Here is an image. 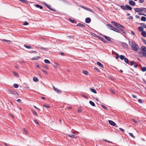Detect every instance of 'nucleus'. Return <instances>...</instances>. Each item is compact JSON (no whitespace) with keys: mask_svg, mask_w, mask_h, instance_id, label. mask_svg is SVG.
I'll return each mask as SVG.
<instances>
[{"mask_svg":"<svg viewBox=\"0 0 146 146\" xmlns=\"http://www.w3.org/2000/svg\"><path fill=\"white\" fill-rule=\"evenodd\" d=\"M106 26L109 29L117 33H119V30L116 29L110 24H107Z\"/></svg>","mask_w":146,"mask_h":146,"instance_id":"f257e3e1","label":"nucleus"},{"mask_svg":"<svg viewBox=\"0 0 146 146\" xmlns=\"http://www.w3.org/2000/svg\"><path fill=\"white\" fill-rule=\"evenodd\" d=\"M131 47L132 50L134 51H137L139 48V46L133 41L131 43Z\"/></svg>","mask_w":146,"mask_h":146,"instance_id":"f03ea898","label":"nucleus"},{"mask_svg":"<svg viewBox=\"0 0 146 146\" xmlns=\"http://www.w3.org/2000/svg\"><path fill=\"white\" fill-rule=\"evenodd\" d=\"M111 23L114 25L116 27H119L123 29H125V27L115 22L114 21H112Z\"/></svg>","mask_w":146,"mask_h":146,"instance_id":"7ed1b4c3","label":"nucleus"},{"mask_svg":"<svg viewBox=\"0 0 146 146\" xmlns=\"http://www.w3.org/2000/svg\"><path fill=\"white\" fill-rule=\"evenodd\" d=\"M9 92L11 94H13L16 96H18L19 94L16 91H15L14 90H10Z\"/></svg>","mask_w":146,"mask_h":146,"instance_id":"20e7f679","label":"nucleus"},{"mask_svg":"<svg viewBox=\"0 0 146 146\" xmlns=\"http://www.w3.org/2000/svg\"><path fill=\"white\" fill-rule=\"evenodd\" d=\"M140 8H136L134 10L135 12H137L138 13V14L139 15H143L146 16V15L144 14H142L140 13Z\"/></svg>","mask_w":146,"mask_h":146,"instance_id":"39448f33","label":"nucleus"},{"mask_svg":"<svg viewBox=\"0 0 146 146\" xmlns=\"http://www.w3.org/2000/svg\"><path fill=\"white\" fill-rule=\"evenodd\" d=\"M72 134L68 135L69 137H71L73 138H76V136L75 135L76 133L74 132H72Z\"/></svg>","mask_w":146,"mask_h":146,"instance_id":"423d86ee","label":"nucleus"},{"mask_svg":"<svg viewBox=\"0 0 146 146\" xmlns=\"http://www.w3.org/2000/svg\"><path fill=\"white\" fill-rule=\"evenodd\" d=\"M44 5H45L48 9H49L50 10H51L52 11H55L56 10L55 9H53L51 8H50L51 6L50 5H48L46 3H44Z\"/></svg>","mask_w":146,"mask_h":146,"instance_id":"0eeeda50","label":"nucleus"},{"mask_svg":"<svg viewBox=\"0 0 146 146\" xmlns=\"http://www.w3.org/2000/svg\"><path fill=\"white\" fill-rule=\"evenodd\" d=\"M109 124L112 126H115L116 127H117V126L116 125L114 122L111 120H109Z\"/></svg>","mask_w":146,"mask_h":146,"instance_id":"6e6552de","label":"nucleus"},{"mask_svg":"<svg viewBox=\"0 0 146 146\" xmlns=\"http://www.w3.org/2000/svg\"><path fill=\"white\" fill-rule=\"evenodd\" d=\"M53 88L54 89V90L57 93L60 94L61 93V91L58 89V88H56L54 86H53Z\"/></svg>","mask_w":146,"mask_h":146,"instance_id":"1a4fd4ad","label":"nucleus"},{"mask_svg":"<svg viewBox=\"0 0 146 146\" xmlns=\"http://www.w3.org/2000/svg\"><path fill=\"white\" fill-rule=\"evenodd\" d=\"M129 4L131 6H134L135 5V3L133 1H129Z\"/></svg>","mask_w":146,"mask_h":146,"instance_id":"9d476101","label":"nucleus"},{"mask_svg":"<svg viewBox=\"0 0 146 146\" xmlns=\"http://www.w3.org/2000/svg\"><path fill=\"white\" fill-rule=\"evenodd\" d=\"M140 13H146V8H140Z\"/></svg>","mask_w":146,"mask_h":146,"instance_id":"9b49d317","label":"nucleus"},{"mask_svg":"<svg viewBox=\"0 0 146 146\" xmlns=\"http://www.w3.org/2000/svg\"><path fill=\"white\" fill-rule=\"evenodd\" d=\"M125 10H131L132 9V7L128 5H125Z\"/></svg>","mask_w":146,"mask_h":146,"instance_id":"f8f14e48","label":"nucleus"},{"mask_svg":"<svg viewBox=\"0 0 146 146\" xmlns=\"http://www.w3.org/2000/svg\"><path fill=\"white\" fill-rule=\"evenodd\" d=\"M91 19L90 18L88 17L86 18L85 19V22L86 23H89L90 22Z\"/></svg>","mask_w":146,"mask_h":146,"instance_id":"ddd939ff","label":"nucleus"},{"mask_svg":"<svg viewBox=\"0 0 146 146\" xmlns=\"http://www.w3.org/2000/svg\"><path fill=\"white\" fill-rule=\"evenodd\" d=\"M98 38L100 40L102 41L104 43H106V42L104 38H103L100 36H98Z\"/></svg>","mask_w":146,"mask_h":146,"instance_id":"4468645a","label":"nucleus"},{"mask_svg":"<svg viewBox=\"0 0 146 146\" xmlns=\"http://www.w3.org/2000/svg\"><path fill=\"white\" fill-rule=\"evenodd\" d=\"M77 26H78L79 27H82L83 28H84L85 27V25L84 24H83L81 23H78L77 25Z\"/></svg>","mask_w":146,"mask_h":146,"instance_id":"2eb2a0df","label":"nucleus"},{"mask_svg":"<svg viewBox=\"0 0 146 146\" xmlns=\"http://www.w3.org/2000/svg\"><path fill=\"white\" fill-rule=\"evenodd\" d=\"M96 63L100 67H101L102 68H104L103 65L100 62H97Z\"/></svg>","mask_w":146,"mask_h":146,"instance_id":"dca6fc26","label":"nucleus"},{"mask_svg":"<svg viewBox=\"0 0 146 146\" xmlns=\"http://www.w3.org/2000/svg\"><path fill=\"white\" fill-rule=\"evenodd\" d=\"M104 37L108 41H110L111 40L110 38L108 36H107L106 35H103L102 36Z\"/></svg>","mask_w":146,"mask_h":146,"instance_id":"f3484780","label":"nucleus"},{"mask_svg":"<svg viewBox=\"0 0 146 146\" xmlns=\"http://www.w3.org/2000/svg\"><path fill=\"white\" fill-rule=\"evenodd\" d=\"M138 29V30H139V31H141V32L143 31V30H144L143 27H140V26L139 27Z\"/></svg>","mask_w":146,"mask_h":146,"instance_id":"a211bd4d","label":"nucleus"},{"mask_svg":"<svg viewBox=\"0 0 146 146\" xmlns=\"http://www.w3.org/2000/svg\"><path fill=\"white\" fill-rule=\"evenodd\" d=\"M125 62L127 64H129V60L127 58H125L124 59Z\"/></svg>","mask_w":146,"mask_h":146,"instance_id":"6ab92c4d","label":"nucleus"},{"mask_svg":"<svg viewBox=\"0 0 146 146\" xmlns=\"http://www.w3.org/2000/svg\"><path fill=\"white\" fill-rule=\"evenodd\" d=\"M141 50L142 51L146 52V47L144 46H142L141 48Z\"/></svg>","mask_w":146,"mask_h":146,"instance_id":"aec40b11","label":"nucleus"},{"mask_svg":"<svg viewBox=\"0 0 146 146\" xmlns=\"http://www.w3.org/2000/svg\"><path fill=\"white\" fill-rule=\"evenodd\" d=\"M125 58V56L123 55H120L119 56L120 58L122 60H124Z\"/></svg>","mask_w":146,"mask_h":146,"instance_id":"412c9836","label":"nucleus"},{"mask_svg":"<svg viewBox=\"0 0 146 146\" xmlns=\"http://www.w3.org/2000/svg\"><path fill=\"white\" fill-rule=\"evenodd\" d=\"M141 34L144 37H146V33L145 31H142Z\"/></svg>","mask_w":146,"mask_h":146,"instance_id":"4be33fe9","label":"nucleus"},{"mask_svg":"<svg viewBox=\"0 0 146 146\" xmlns=\"http://www.w3.org/2000/svg\"><path fill=\"white\" fill-rule=\"evenodd\" d=\"M90 90L92 92H93V93H94L95 94L97 93V92L95 89H93V88H91L90 89Z\"/></svg>","mask_w":146,"mask_h":146,"instance_id":"5701e85b","label":"nucleus"},{"mask_svg":"<svg viewBox=\"0 0 146 146\" xmlns=\"http://www.w3.org/2000/svg\"><path fill=\"white\" fill-rule=\"evenodd\" d=\"M40 57L38 56H36L32 58L33 60H37L40 58Z\"/></svg>","mask_w":146,"mask_h":146,"instance_id":"b1692460","label":"nucleus"},{"mask_svg":"<svg viewBox=\"0 0 146 146\" xmlns=\"http://www.w3.org/2000/svg\"><path fill=\"white\" fill-rule=\"evenodd\" d=\"M33 80L35 82H37L38 81V79L36 77H33Z\"/></svg>","mask_w":146,"mask_h":146,"instance_id":"393cba45","label":"nucleus"},{"mask_svg":"<svg viewBox=\"0 0 146 146\" xmlns=\"http://www.w3.org/2000/svg\"><path fill=\"white\" fill-rule=\"evenodd\" d=\"M36 7L37 8H39L40 9H42L43 8V7L42 6L38 4H36Z\"/></svg>","mask_w":146,"mask_h":146,"instance_id":"a878e982","label":"nucleus"},{"mask_svg":"<svg viewBox=\"0 0 146 146\" xmlns=\"http://www.w3.org/2000/svg\"><path fill=\"white\" fill-rule=\"evenodd\" d=\"M89 103L92 106H94L95 105L94 103L92 101H90Z\"/></svg>","mask_w":146,"mask_h":146,"instance_id":"bb28decb","label":"nucleus"},{"mask_svg":"<svg viewBox=\"0 0 146 146\" xmlns=\"http://www.w3.org/2000/svg\"><path fill=\"white\" fill-rule=\"evenodd\" d=\"M24 46L27 48L30 49L31 48V46L27 45L25 44L24 45Z\"/></svg>","mask_w":146,"mask_h":146,"instance_id":"cd10ccee","label":"nucleus"},{"mask_svg":"<svg viewBox=\"0 0 146 146\" xmlns=\"http://www.w3.org/2000/svg\"><path fill=\"white\" fill-rule=\"evenodd\" d=\"M141 70L143 72H145L146 71V67H143L141 69Z\"/></svg>","mask_w":146,"mask_h":146,"instance_id":"c85d7f7f","label":"nucleus"},{"mask_svg":"<svg viewBox=\"0 0 146 146\" xmlns=\"http://www.w3.org/2000/svg\"><path fill=\"white\" fill-rule=\"evenodd\" d=\"M141 20L142 21H146V18L145 17H142Z\"/></svg>","mask_w":146,"mask_h":146,"instance_id":"c756f323","label":"nucleus"},{"mask_svg":"<svg viewBox=\"0 0 146 146\" xmlns=\"http://www.w3.org/2000/svg\"><path fill=\"white\" fill-rule=\"evenodd\" d=\"M119 31H121L123 33H126L125 31L123 29H119Z\"/></svg>","mask_w":146,"mask_h":146,"instance_id":"7c9ffc66","label":"nucleus"},{"mask_svg":"<svg viewBox=\"0 0 146 146\" xmlns=\"http://www.w3.org/2000/svg\"><path fill=\"white\" fill-rule=\"evenodd\" d=\"M44 62L45 63H47V64H50V61L49 60H47V59H45L44 60Z\"/></svg>","mask_w":146,"mask_h":146,"instance_id":"2f4dec72","label":"nucleus"},{"mask_svg":"<svg viewBox=\"0 0 146 146\" xmlns=\"http://www.w3.org/2000/svg\"><path fill=\"white\" fill-rule=\"evenodd\" d=\"M20 1L22 2L23 3H25L27 4L28 3L27 1L26 0H19Z\"/></svg>","mask_w":146,"mask_h":146,"instance_id":"473e14b6","label":"nucleus"},{"mask_svg":"<svg viewBox=\"0 0 146 146\" xmlns=\"http://www.w3.org/2000/svg\"><path fill=\"white\" fill-rule=\"evenodd\" d=\"M115 55H116L115 58L116 59H117L119 57V55L116 52H115Z\"/></svg>","mask_w":146,"mask_h":146,"instance_id":"72a5a7b5","label":"nucleus"},{"mask_svg":"<svg viewBox=\"0 0 146 146\" xmlns=\"http://www.w3.org/2000/svg\"><path fill=\"white\" fill-rule=\"evenodd\" d=\"M32 111L33 113L35 114V115L36 116H38V114L34 110H32Z\"/></svg>","mask_w":146,"mask_h":146,"instance_id":"f704fd0d","label":"nucleus"},{"mask_svg":"<svg viewBox=\"0 0 146 146\" xmlns=\"http://www.w3.org/2000/svg\"><path fill=\"white\" fill-rule=\"evenodd\" d=\"M83 73L85 74V75H87V74H88V72L87 71H86V70H83Z\"/></svg>","mask_w":146,"mask_h":146,"instance_id":"c9c22d12","label":"nucleus"},{"mask_svg":"<svg viewBox=\"0 0 146 146\" xmlns=\"http://www.w3.org/2000/svg\"><path fill=\"white\" fill-rule=\"evenodd\" d=\"M40 49L41 50H47V48H44L43 47H40Z\"/></svg>","mask_w":146,"mask_h":146,"instance_id":"e433bc0d","label":"nucleus"},{"mask_svg":"<svg viewBox=\"0 0 146 146\" xmlns=\"http://www.w3.org/2000/svg\"><path fill=\"white\" fill-rule=\"evenodd\" d=\"M122 45L125 47H127V44L125 42H123L122 44Z\"/></svg>","mask_w":146,"mask_h":146,"instance_id":"4c0bfd02","label":"nucleus"},{"mask_svg":"<svg viewBox=\"0 0 146 146\" xmlns=\"http://www.w3.org/2000/svg\"><path fill=\"white\" fill-rule=\"evenodd\" d=\"M13 87L15 88H17L18 87V85L17 84H13Z\"/></svg>","mask_w":146,"mask_h":146,"instance_id":"58836bf2","label":"nucleus"},{"mask_svg":"<svg viewBox=\"0 0 146 146\" xmlns=\"http://www.w3.org/2000/svg\"><path fill=\"white\" fill-rule=\"evenodd\" d=\"M142 56H144L146 57V52H142Z\"/></svg>","mask_w":146,"mask_h":146,"instance_id":"ea45409f","label":"nucleus"},{"mask_svg":"<svg viewBox=\"0 0 146 146\" xmlns=\"http://www.w3.org/2000/svg\"><path fill=\"white\" fill-rule=\"evenodd\" d=\"M130 65L132 66L134 65L135 64V62L134 61H132L130 62Z\"/></svg>","mask_w":146,"mask_h":146,"instance_id":"a19ab883","label":"nucleus"},{"mask_svg":"<svg viewBox=\"0 0 146 146\" xmlns=\"http://www.w3.org/2000/svg\"><path fill=\"white\" fill-rule=\"evenodd\" d=\"M101 106L102 108L105 109H106V110H108L107 108L106 107V106H104L103 105H101Z\"/></svg>","mask_w":146,"mask_h":146,"instance_id":"79ce46f5","label":"nucleus"},{"mask_svg":"<svg viewBox=\"0 0 146 146\" xmlns=\"http://www.w3.org/2000/svg\"><path fill=\"white\" fill-rule=\"evenodd\" d=\"M120 7L123 10H125V7L123 5H121L120 6Z\"/></svg>","mask_w":146,"mask_h":146,"instance_id":"37998d69","label":"nucleus"},{"mask_svg":"<svg viewBox=\"0 0 146 146\" xmlns=\"http://www.w3.org/2000/svg\"><path fill=\"white\" fill-rule=\"evenodd\" d=\"M129 135L132 137L134 138L135 137V136H134L133 133H129Z\"/></svg>","mask_w":146,"mask_h":146,"instance_id":"c03bdc74","label":"nucleus"},{"mask_svg":"<svg viewBox=\"0 0 146 146\" xmlns=\"http://www.w3.org/2000/svg\"><path fill=\"white\" fill-rule=\"evenodd\" d=\"M2 40V41H5L8 43H9V42H11V41L9 40H5V39H3L2 40Z\"/></svg>","mask_w":146,"mask_h":146,"instance_id":"a18cd8bd","label":"nucleus"},{"mask_svg":"<svg viewBox=\"0 0 146 146\" xmlns=\"http://www.w3.org/2000/svg\"><path fill=\"white\" fill-rule=\"evenodd\" d=\"M29 24L28 23L27 21H25L24 23L23 24V25H27Z\"/></svg>","mask_w":146,"mask_h":146,"instance_id":"49530a36","label":"nucleus"},{"mask_svg":"<svg viewBox=\"0 0 146 146\" xmlns=\"http://www.w3.org/2000/svg\"><path fill=\"white\" fill-rule=\"evenodd\" d=\"M69 20L70 22H71V23H74L75 22V21L74 20H72L71 19H69Z\"/></svg>","mask_w":146,"mask_h":146,"instance_id":"de8ad7c7","label":"nucleus"},{"mask_svg":"<svg viewBox=\"0 0 146 146\" xmlns=\"http://www.w3.org/2000/svg\"><path fill=\"white\" fill-rule=\"evenodd\" d=\"M43 106L48 108H50V106H49L47 105L44 104L43 105Z\"/></svg>","mask_w":146,"mask_h":146,"instance_id":"09e8293b","label":"nucleus"},{"mask_svg":"<svg viewBox=\"0 0 146 146\" xmlns=\"http://www.w3.org/2000/svg\"><path fill=\"white\" fill-rule=\"evenodd\" d=\"M13 74H14V75L15 76H18V74H17V73L16 72H13Z\"/></svg>","mask_w":146,"mask_h":146,"instance_id":"8fccbe9b","label":"nucleus"},{"mask_svg":"<svg viewBox=\"0 0 146 146\" xmlns=\"http://www.w3.org/2000/svg\"><path fill=\"white\" fill-rule=\"evenodd\" d=\"M82 96L84 98H85L88 99V97L86 96L85 95H84V94H82Z\"/></svg>","mask_w":146,"mask_h":146,"instance_id":"3c124183","label":"nucleus"},{"mask_svg":"<svg viewBox=\"0 0 146 146\" xmlns=\"http://www.w3.org/2000/svg\"><path fill=\"white\" fill-rule=\"evenodd\" d=\"M41 70L45 74H47V72L46 71L43 69H41Z\"/></svg>","mask_w":146,"mask_h":146,"instance_id":"603ef678","label":"nucleus"},{"mask_svg":"<svg viewBox=\"0 0 146 146\" xmlns=\"http://www.w3.org/2000/svg\"><path fill=\"white\" fill-rule=\"evenodd\" d=\"M110 91L113 94H115V92H114V90L113 89H110Z\"/></svg>","mask_w":146,"mask_h":146,"instance_id":"864d4df0","label":"nucleus"},{"mask_svg":"<svg viewBox=\"0 0 146 146\" xmlns=\"http://www.w3.org/2000/svg\"><path fill=\"white\" fill-rule=\"evenodd\" d=\"M132 121L133 122L135 123H137V121H136L135 119H132Z\"/></svg>","mask_w":146,"mask_h":146,"instance_id":"5fc2aeb1","label":"nucleus"},{"mask_svg":"<svg viewBox=\"0 0 146 146\" xmlns=\"http://www.w3.org/2000/svg\"><path fill=\"white\" fill-rule=\"evenodd\" d=\"M144 0H139V2L140 3H142L144 2Z\"/></svg>","mask_w":146,"mask_h":146,"instance_id":"6e6d98bb","label":"nucleus"},{"mask_svg":"<svg viewBox=\"0 0 146 146\" xmlns=\"http://www.w3.org/2000/svg\"><path fill=\"white\" fill-rule=\"evenodd\" d=\"M88 11H90L93 13H94V12L91 9H90V8L88 10Z\"/></svg>","mask_w":146,"mask_h":146,"instance_id":"4d7b16f0","label":"nucleus"},{"mask_svg":"<svg viewBox=\"0 0 146 146\" xmlns=\"http://www.w3.org/2000/svg\"><path fill=\"white\" fill-rule=\"evenodd\" d=\"M82 7V8H83L84 9H85V10H87V11H88V10L89 9V8H88V7Z\"/></svg>","mask_w":146,"mask_h":146,"instance_id":"13d9d810","label":"nucleus"},{"mask_svg":"<svg viewBox=\"0 0 146 146\" xmlns=\"http://www.w3.org/2000/svg\"><path fill=\"white\" fill-rule=\"evenodd\" d=\"M138 102H139L140 103H141V104L143 103V102H142V101L141 99H139L138 100Z\"/></svg>","mask_w":146,"mask_h":146,"instance_id":"bf43d9fd","label":"nucleus"},{"mask_svg":"<svg viewBox=\"0 0 146 146\" xmlns=\"http://www.w3.org/2000/svg\"><path fill=\"white\" fill-rule=\"evenodd\" d=\"M132 96L133 98H136L137 97V96H135V95L133 94L132 95Z\"/></svg>","mask_w":146,"mask_h":146,"instance_id":"052dcab7","label":"nucleus"},{"mask_svg":"<svg viewBox=\"0 0 146 146\" xmlns=\"http://www.w3.org/2000/svg\"><path fill=\"white\" fill-rule=\"evenodd\" d=\"M94 69L98 71H100V70L99 69L96 67H95L94 68Z\"/></svg>","mask_w":146,"mask_h":146,"instance_id":"680f3d73","label":"nucleus"},{"mask_svg":"<svg viewBox=\"0 0 146 146\" xmlns=\"http://www.w3.org/2000/svg\"><path fill=\"white\" fill-rule=\"evenodd\" d=\"M35 122L36 124L39 125V123L37 120H35Z\"/></svg>","mask_w":146,"mask_h":146,"instance_id":"e2e57ef3","label":"nucleus"},{"mask_svg":"<svg viewBox=\"0 0 146 146\" xmlns=\"http://www.w3.org/2000/svg\"><path fill=\"white\" fill-rule=\"evenodd\" d=\"M24 131L25 132V133H28L27 131L26 130L25 128L23 129Z\"/></svg>","mask_w":146,"mask_h":146,"instance_id":"0e129e2a","label":"nucleus"},{"mask_svg":"<svg viewBox=\"0 0 146 146\" xmlns=\"http://www.w3.org/2000/svg\"><path fill=\"white\" fill-rule=\"evenodd\" d=\"M119 129L122 132L124 131V130L121 128H119Z\"/></svg>","mask_w":146,"mask_h":146,"instance_id":"69168bd1","label":"nucleus"},{"mask_svg":"<svg viewBox=\"0 0 146 146\" xmlns=\"http://www.w3.org/2000/svg\"><path fill=\"white\" fill-rule=\"evenodd\" d=\"M60 54L62 56L65 55V54L64 52H60Z\"/></svg>","mask_w":146,"mask_h":146,"instance_id":"338daca9","label":"nucleus"},{"mask_svg":"<svg viewBox=\"0 0 146 146\" xmlns=\"http://www.w3.org/2000/svg\"><path fill=\"white\" fill-rule=\"evenodd\" d=\"M134 67L135 68H137L138 67V65H134Z\"/></svg>","mask_w":146,"mask_h":146,"instance_id":"774afa93","label":"nucleus"}]
</instances>
